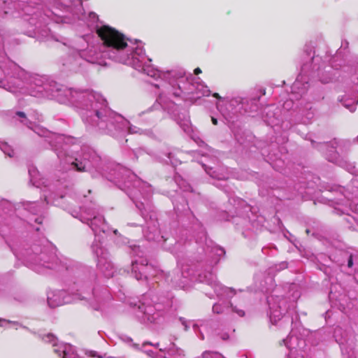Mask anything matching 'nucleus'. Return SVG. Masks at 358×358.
I'll return each instance as SVG.
<instances>
[{
  "label": "nucleus",
  "instance_id": "f257e3e1",
  "mask_svg": "<svg viewBox=\"0 0 358 358\" xmlns=\"http://www.w3.org/2000/svg\"><path fill=\"white\" fill-rule=\"evenodd\" d=\"M96 34L100 37L102 45L99 52L91 48L87 50L76 49L73 55L69 57L64 65H76L85 60L92 64L101 66L107 65L106 58L117 62L132 66L138 71L143 72L148 76L161 78L165 82L161 85L162 93L160 94L155 103L148 110L138 113L139 122L152 124L158 119L157 114L161 113L163 106V94L173 95L179 97L184 93L191 94V89H187L185 85H192L186 81L185 72L180 71H162L155 69L151 64V59L147 57L143 48L124 35L115 29L103 25L96 28Z\"/></svg>",
  "mask_w": 358,
  "mask_h": 358
},
{
  "label": "nucleus",
  "instance_id": "f03ea898",
  "mask_svg": "<svg viewBox=\"0 0 358 358\" xmlns=\"http://www.w3.org/2000/svg\"><path fill=\"white\" fill-rule=\"evenodd\" d=\"M0 69L6 75H17V77H10L6 83L0 80V87L13 94L27 93L36 97L54 99L62 103H71L78 108L88 129L92 125L106 129L103 120L97 122L101 113L106 111V100L100 94L89 90L59 87L55 82L49 80L44 76L28 75L8 59L0 62Z\"/></svg>",
  "mask_w": 358,
  "mask_h": 358
},
{
  "label": "nucleus",
  "instance_id": "7ed1b4c3",
  "mask_svg": "<svg viewBox=\"0 0 358 358\" xmlns=\"http://www.w3.org/2000/svg\"><path fill=\"white\" fill-rule=\"evenodd\" d=\"M81 221L87 224L94 233L95 240L91 248L94 255L96 258L98 269L106 278L113 277L115 268L112 262L108 259L107 250L103 248L101 239L103 237L101 233L105 234L109 231V228L102 215L94 212H85L82 215Z\"/></svg>",
  "mask_w": 358,
  "mask_h": 358
},
{
  "label": "nucleus",
  "instance_id": "20e7f679",
  "mask_svg": "<svg viewBox=\"0 0 358 358\" xmlns=\"http://www.w3.org/2000/svg\"><path fill=\"white\" fill-rule=\"evenodd\" d=\"M139 247L133 248L134 253L138 256V259L132 261L131 269L134 277L138 280H147L148 276L161 275L164 277L165 280L175 288L185 289L189 287L192 280L188 276L184 275L183 273L179 271L172 273H166L162 270H156L152 265L148 264L147 259L139 256L137 251Z\"/></svg>",
  "mask_w": 358,
  "mask_h": 358
},
{
  "label": "nucleus",
  "instance_id": "39448f33",
  "mask_svg": "<svg viewBox=\"0 0 358 358\" xmlns=\"http://www.w3.org/2000/svg\"><path fill=\"white\" fill-rule=\"evenodd\" d=\"M106 111L101 113V118L97 122L103 120L106 124V129H101L98 126L92 125L90 129L95 131L102 134H107L114 136H117L120 133H125L127 131L130 134H145L146 131L143 130L136 126L130 125L129 122L122 115L117 114L108 108L106 105Z\"/></svg>",
  "mask_w": 358,
  "mask_h": 358
},
{
  "label": "nucleus",
  "instance_id": "423d86ee",
  "mask_svg": "<svg viewBox=\"0 0 358 358\" xmlns=\"http://www.w3.org/2000/svg\"><path fill=\"white\" fill-rule=\"evenodd\" d=\"M137 319L143 324H159L165 316V312L159 303L153 304L151 300L144 296L135 310Z\"/></svg>",
  "mask_w": 358,
  "mask_h": 358
},
{
  "label": "nucleus",
  "instance_id": "0eeeda50",
  "mask_svg": "<svg viewBox=\"0 0 358 358\" xmlns=\"http://www.w3.org/2000/svg\"><path fill=\"white\" fill-rule=\"evenodd\" d=\"M29 261L31 268L38 273H48L51 269L61 271L64 268H66L55 254H49L45 251L30 257Z\"/></svg>",
  "mask_w": 358,
  "mask_h": 358
},
{
  "label": "nucleus",
  "instance_id": "6e6552de",
  "mask_svg": "<svg viewBox=\"0 0 358 358\" xmlns=\"http://www.w3.org/2000/svg\"><path fill=\"white\" fill-rule=\"evenodd\" d=\"M100 162V158L97 155L88 147L82 148V155L76 158L74 161L71 157L67 159L69 169H76L80 171H92L97 169Z\"/></svg>",
  "mask_w": 358,
  "mask_h": 358
},
{
  "label": "nucleus",
  "instance_id": "1a4fd4ad",
  "mask_svg": "<svg viewBox=\"0 0 358 358\" xmlns=\"http://www.w3.org/2000/svg\"><path fill=\"white\" fill-rule=\"evenodd\" d=\"M199 279L201 282H206L210 285L213 289L217 296H227L231 297L236 294V292L232 288L225 287L221 285L216 279V276L211 271H206L203 273L199 274Z\"/></svg>",
  "mask_w": 358,
  "mask_h": 358
},
{
  "label": "nucleus",
  "instance_id": "9d476101",
  "mask_svg": "<svg viewBox=\"0 0 358 358\" xmlns=\"http://www.w3.org/2000/svg\"><path fill=\"white\" fill-rule=\"evenodd\" d=\"M268 303L270 308V320L273 324L280 321L287 310V301L285 299L269 296Z\"/></svg>",
  "mask_w": 358,
  "mask_h": 358
},
{
  "label": "nucleus",
  "instance_id": "9b49d317",
  "mask_svg": "<svg viewBox=\"0 0 358 358\" xmlns=\"http://www.w3.org/2000/svg\"><path fill=\"white\" fill-rule=\"evenodd\" d=\"M66 293L62 290L49 291L47 293L48 303L50 307L55 308L70 302L66 299Z\"/></svg>",
  "mask_w": 358,
  "mask_h": 358
},
{
  "label": "nucleus",
  "instance_id": "f8f14e48",
  "mask_svg": "<svg viewBox=\"0 0 358 358\" xmlns=\"http://www.w3.org/2000/svg\"><path fill=\"white\" fill-rule=\"evenodd\" d=\"M185 357L184 350L172 344L167 350L160 349V353L156 358H185Z\"/></svg>",
  "mask_w": 358,
  "mask_h": 358
},
{
  "label": "nucleus",
  "instance_id": "ddd939ff",
  "mask_svg": "<svg viewBox=\"0 0 358 358\" xmlns=\"http://www.w3.org/2000/svg\"><path fill=\"white\" fill-rule=\"evenodd\" d=\"M16 115L23 120H22V122H23L25 125H27L29 128L32 129L35 133H36L38 136H45L48 137V134H49V132L47 131L45 129H44L42 127H40L37 125H35L34 124L31 123V122L28 121V120L26 117V115L23 112H17Z\"/></svg>",
  "mask_w": 358,
  "mask_h": 358
},
{
  "label": "nucleus",
  "instance_id": "4468645a",
  "mask_svg": "<svg viewBox=\"0 0 358 358\" xmlns=\"http://www.w3.org/2000/svg\"><path fill=\"white\" fill-rule=\"evenodd\" d=\"M30 182L36 187L46 186L47 180L42 178L39 172L34 167L29 169Z\"/></svg>",
  "mask_w": 358,
  "mask_h": 358
},
{
  "label": "nucleus",
  "instance_id": "2eb2a0df",
  "mask_svg": "<svg viewBox=\"0 0 358 358\" xmlns=\"http://www.w3.org/2000/svg\"><path fill=\"white\" fill-rule=\"evenodd\" d=\"M320 149L324 152H326V157L329 162H332L334 163L338 162V153L334 150V147L330 146L328 143H323L320 145Z\"/></svg>",
  "mask_w": 358,
  "mask_h": 358
},
{
  "label": "nucleus",
  "instance_id": "dca6fc26",
  "mask_svg": "<svg viewBox=\"0 0 358 358\" xmlns=\"http://www.w3.org/2000/svg\"><path fill=\"white\" fill-rule=\"evenodd\" d=\"M308 88V83H302L299 78L294 83L292 90L293 94H303Z\"/></svg>",
  "mask_w": 358,
  "mask_h": 358
},
{
  "label": "nucleus",
  "instance_id": "f3484780",
  "mask_svg": "<svg viewBox=\"0 0 358 358\" xmlns=\"http://www.w3.org/2000/svg\"><path fill=\"white\" fill-rule=\"evenodd\" d=\"M60 4L66 8L67 10L71 13L74 9L77 8V7L81 6V2L80 0H61Z\"/></svg>",
  "mask_w": 358,
  "mask_h": 358
},
{
  "label": "nucleus",
  "instance_id": "a211bd4d",
  "mask_svg": "<svg viewBox=\"0 0 358 358\" xmlns=\"http://www.w3.org/2000/svg\"><path fill=\"white\" fill-rule=\"evenodd\" d=\"M93 295L94 298L98 301L102 299H109L110 298V293L106 288H102L100 293L98 289H94Z\"/></svg>",
  "mask_w": 358,
  "mask_h": 358
},
{
  "label": "nucleus",
  "instance_id": "6ab92c4d",
  "mask_svg": "<svg viewBox=\"0 0 358 358\" xmlns=\"http://www.w3.org/2000/svg\"><path fill=\"white\" fill-rule=\"evenodd\" d=\"M210 91L208 88L207 86H204L203 85H198L196 87V90L195 94H196V97L199 98L201 96H208L210 95Z\"/></svg>",
  "mask_w": 358,
  "mask_h": 358
},
{
  "label": "nucleus",
  "instance_id": "aec40b11",
  "mask_svg": "<svg viewBox=\"0 0 358 358\" xmlns=\"http://www.w3.org/2000/svg\"><path fill=\"white\" fill-rule=\"evenodd\" d=\"M0 149L2 150V152L5 155H8V157H13L14 151L10 148V146L9 145H8L6 143H5V142L0 143Z\"/></svg>",
  "mask_w": 358,
  "mask_h": 358
},
{
  "label": "nucleus",
  "instance_id": "412c9836",
  "mask_svg": "<svg viewBox=\"0 0 358 358\" xmlns=\"http://www.w3.org/2000/svg\"><path fill=\"white\" fill-rule=\"evenodd\" d=\"M213 96L220 100V101L216 103V106L222 113L224 114L225 111L224 109L223 108L224 103L228 102V101L226 100L224 98H222L221 96H220V95L217 93H214Z\"/></svg>",
  "mask_w": 358,
  "mask_h": 358
},
{
  "label": "nucleus",
  "instance_id": "4be33fe9",
  "mask_svg": "<svg viewBox=\"0 0 358 358\" xmlns=\"http://www.w3.org/2000/svg\"><path fill=\"white\" fill-rule=\"evenodd\" d=\"M178 124L185 132L189 133L191 131V124L188 118L184 119L182 122H178Z\"/></svg>",
  "mask_w": 358,
  "mask_h": 358
},
{
  "label": "nucleus",
  "instance_id": "5701e85b",
  "mask_svg": "<svg viewBox=\"0 0 358 358\" xmlns=\"http://www.w3.org/2000/svg\"><path fill=\"white\" fill-rule=\"evenodd\" d=\"M206 171L212 177V178H217L218 180H225L227 179L228 177L223 174V173H217L216 171H212V169H210L209 171H207V169H206Z\"/></svg>",
  "mask_w": 358,
  "mask_h": 358
},
{
  "label": "nucleus",
  "instance_id": "b1692460",
  "mask_svg": "<svg viewBox=\"0 0 358 358\" xmlns=\"http://www.w3.org/2000/svg\"><path fill=\"white\" fill-rule=\"evenodd\" d=\"M50 138L51 140H48V143L52 146L56 147L57 143H59L62 141H63V136L61 135L52 134Z\"/></svg>",
  "mask_w": 358,
  "mask_h": 358
},
{
  "label": "nucleus",
  "instance_id": "393cba45",
  "mask_svg": "<svg viewBox=\"0 0 358 358\" xmlns=\"http://www.w3.org/2000/svg\"><path fill=\"white\" fill-rule=\"evenodd\" d=\"M45 342L50 343L52 345H57V338L52 334H48L43 337Z\"/></svg>",
  "mask_w": 358,
  "mask_h": 358
},
{
  "label": "nucleus",
  "instance_id": "a878e982",
  "mask_svg": "<svg viewBox=\"0 0 358 358\" xmlns=\"http://www.w3.org/2000/svg\"><path fill=\"white\" fill-rule=\"evenodd\" d=\"M31 206L29 207V210L31 211L32 213L36 214L41 211V208L38 203L34 202L31 203Z\"/></svg>",
  "mask_w": 358,
  "mask_h": 358
},
{
  "label": "nucleus",
  "instance_id": "bb28decb",
  "mask_svg": "<svg viewBox=\"0 0 358 358\" xmlns=\"http://www.w3.org/2000/svg\"><path fill=\"white\" fill-rule=\"evenodd\" d=\"M291 338L292 337L288 336L286 338H284L280 341V345H284L287 349H292V345H291L290 343Z\"/></svg>",
  "mask_w": 358,
  "mask_h": 358
},
{
  "label": "nucleus",
  "instance_id": "cd10ccee",
  "mask_svg": "<svg viewBox=\"0 0 358 358\" xmlns=\"http://www.w3.org/2000/svg\"><path fill=\"white\" fill-rule=\"evenodd\" d=\"M17 324L16 322H11V321H9V320H4V319H1L0 320V326L1 327H7V326H17Z\"/></svg>",
  "mask_w": 358,
  "mask_h": 358
},
{
  "label": "nucleus",
  "instance_id": "c85d7f7f",
  "mask_svg": "<svg viewBox=\"0 0 358 358\" xmlns=\"http://www.w3.org/2000/svg\"><path fill=\"white\" fill-rule=\"evenodd\" d=\"M213 312L217 314L222 313L223 312V308L222 305L218 303L214 304V306H213Z\"/></svg>",
  "mask_w": 358,
  "mask_h": 358
},
{
  "label": "nucleus",
  "instance_id": "c756f323",
  "mask_svg": "<svg viewBox=\"0 0 358 358\" xmlns=\"http://www.w3.org/2000/svg\"><path fill=\"white\" fill-rule=\"evenodd\" d=\"M168 158L169 162L173 166H176L178 163H180V162L177 159L174 158L173 154L171 152H169L168 154Z\"/></svg>",
  "mask_w": 358,
  "mask_h": 358
},
{
  "label": "nucleus",
  "instance_id": "7c9ffc66",
  "mask_svg": "<svg viewBox=\"0 0 358 358\" xmlns=\"http://www.w3.org/2000/svg\"><path fill=\"white\" fill-rule=\"evenodd\" d=\"M231 306L232 308V311L236 313L238 316L243 317L245 315V312L243 310L238 308L236 306H234L232 304Z\"/></svg>",
  "mask_w": 358,
  "mask_h": 358
},
{
  "label": "nucleus",
  "instance_id": "2f4dec72",
  "mask_svg": "<svg viewBox=\"0 0 358 358\" xmlns=\"http://www.w3.org/2000/svg\"><path fill=\"white\" fill-rule=\"evenodd\" d=\"M85 354L92 357H98V358H103V356L99 355L96 351L93 350H87L86 351Z\"/></svg>",
  "mask_w": 358,
  "mask_h": 358
},
{
  "label": "nucleus",
  "instance_id": "473e14b6",
  "mask_svg": "<svg viewBox=\"0 0 358 358\" xmlns=\"http://www.w3.org/2000/svg\"><path fill=\"white\" fill-rule=\"evenodd\" d=\"M357 101L356 100H354L352 101L350 104L344 103L343 105L345 106V107L348 108L351 112H354L356 109L355 104L357 103Z\"/></svg>",
  "mask_w": 358,
  "mask_h": 358
},
{
  "label": "nucleus",
  "instance_id": "72a5a7b5",
  "mask_svg": "<svg viewBox=\"0 0 358 358\" xmlns=\"http://www.w3.org/2000/svg\"><path fill=\"white\" fill-rule=\"evenodd\" d=\"M143 187L146 188V193L143 196L145 198H148V196L152 193V187L150 185H147L145 183H143Z\"/></svg>",
  "mask_w": 358,
  "mask_h": 358
},
{
  "label": "nucleus",
  "instance_id": "f704fd0d",
  "mask_svg": "<svg viewBox=\"0 0 358 358\" xmlns=\"http://www.w3.org/2000/svg\"><path fill=\"white\" fill-rule=\"evenodd\" d=\"M215 254L219 256V257H221L223 255H224V250L223 248H218V247H216L215 249Z\"/></svg>",
  "mask_w": 358,
  "mask_h": 358
},
{
  "label": "nucleus",
  "instance_id": "c9c22d12",
  "mask_svg": "<svg viewBox=\"0 0 358 358\" xmlns=\"http://www.w3.org/2000/svg\"><path fill=\"white\" fill-rule=\"evenodd\" d=\"M57 16H58V17L61 18V22H66V15H60L59 14H55Z\"/></svg>",
  "mask_w": 358,
  "mask_h": 358
},
{
  "label": "nucleus",
  "instance_id": "e433bc0d",
  "mask_svg": "<svg viewBox=\"0 0 358 358\" xmlns=\"http://www.w3.org/2000/svg\"><path fill=\"white\" fill-rule=\"evenodd\" d=\"M352 264H353V263H352V257H350L348 260V265L349 267H351L352 266Z\"/></svg>",
  "mask_w": 358,
  "mask_h": 358
},
{
  "label": "nucleus",
  "instance_id": "4c0bfd02",
  "mask_svg": "<svg viewBox=\"0 0 358 358\" xmlns=\"http://www.w3.org/2000/svg\"><path fill=\"white\" fill-rule=\"evenodd\" d=\"M211 120L213 124L216 125L217 124V120L216 118L212 117Z\"/></svg>",
  "mask_w": 358,
  "mask_h": 358
},
{
  "label": "nucleus",
  "instance_id": "58836bf2",
  "mask_svg": "<svg viewBox=\"0 0 358 358\" xmlns=\"http://www.w3.org/2000/svg\"><path fill=\"white\" fill-rule=\"evenodd\" d=\"M34 220L37 223H40L41 224L42 222V218L41 217H36Z\"/></svg>",
  "mask_w": 358,
  "mask_h": 358
},
{
  "label": "nucleus",
  "instance_id": "ea45409f",
  "mask_svg": "<svg viewBox=\"0 0 358 358\" xmlns=\"http://www.w3.org/2000/svg\"><path fill=\"white\" fill-rule=\"evenodd\" d=\"M201 73V70L199 69V68H196L195 70H194V73L195 74H199V73Z\"/></svg>",
  "mask_w": 358,
  "mask_h": 358
},
{
  "label": "nucleus",
  "instance_id": "a19ab883",
  "mask_svg": "<svg viewBox=\"0 0 358 358\" xmlns=\"http://www.w3.org/2000/svg\"><path fill=\"white\" fill-rule=\"evenodd\" d=\"M136 206L137 208H138L141 210H142L141 206H143V203H140V204L136 203Z\"/></svg>",
  "mask_w": 358,
  "mask_h": 358
},
{
  "label": "nucleus",
  "instance_id": "79ce46f5",
  "mask_svg": "<svg viewBox=\"0 0 358 358\" xmlns=\"http://www.w3.org/2000/svg\"><path fill=\"white\" fill-rule=\"evenodd\" d=\"M57 156H58V157H59V159H61V158L62 157V156H63L62 152H58V153H57Z\"/></svg>",
  "mask_w": 358,
  "mask_h": 358
},
{
  "label": "nucleus",
  "instance_id": "37998d69",
  "mask_svg": "<svg viewBox=\"0 0 358 358\" xmlns=\"http://www.w3.org/2000/svg\"><path fill=\"white\" fill-rule=\"evenodd\" d=\"M148 238L149 240H155V237H151V236H148Z\"/></svg>",
  "mask_w": 358,
  "mask_h": 358
},
{
  "label": "nucleus",
  "instance_id": "c03bdc74",
  "mask_svg": "<svg viewBox=\"0 0 358 358\" xmlns=\"http://www.w3.org/2000/svg\"><path fill=\"white\" fill-rule=\"evenodd\" d=\"M228 338H229V336H228V335H225L224 336H223V337H222V338H223L224 340H226V339H227Z\"/></svg>",
  "mask_w": 358,
  "mask_h": 358
},
{
  "label": "nucleus",
  "instance_id": "a18cd8bd",
  "mask_svg": "<svg viewBox=\"0 0 358 358\" xmlns=\"http://www.w3.org/2000/svg\"><path fill=\"white\" fill-rule=\"evenodd\" d=\"M182 324H183L185 325V330H187V325L185 324V322H184V321H182Z\"/></svg>",
  "mask_w": 358,
  "mask_h": 358
},
{
  "label": "nucleus",
  "instance_id": "49530a36",
  "mask_svg": "<svg viewBox=\"0 0 358 358\" xmlns=\"http://www.w3.org/2000/svg\"><path fill=\"white\" fill-rule=\"evenodd\" d=\"M3 2L6 3L7 2V0H3Z\"/></svg>",
  "mask_w": 358,
  "mask_h": 358
},
{
  "label": "nucleus",
  "instance_id": "de8ad7c7",
  "mask_svg": "<svg viewBox=\"0 0 358 358\" xmlns=\"http://www.w3.org/2000/svg\"><path fill=\"white\" fill-rule=\"evenodd\" d=\"M113 232H114V234H117V230H114V231H113Z\"/></svg>",
  "mask_w": 358,
  "mask_h": 358
},
{
  "label": "nucleus",
  "instance_id": "09e8293b",
  "mask_svg": "<svg viewBox=\"0 0 358 358\" xmlns=\"http://www.w3.org/2000/svg\"><path fill=\"white\" fill-rule=\"evenodd\" d=\"M157 87H159L160 86L159 85H155Z\"/></svg>",
  "mask_w": 358,
  "mask_h": 358
},
{
  "label": "nucleus",
  "instance_id": "8fccbe9b",
  "mask_svg": "<svg viewBox=\"0 0 358 358\" xmlns=\"http://www.w3.org/2000/svg\"><path fill=\"white\" fill-rule=\"evenodd\" d=\"M87 37H88V36H86V37H85V38H84V40H87Z\"/></svg>",
  "mask_w": 358,
  "mask_h": 358
},
{
  "label": "nucleus",
  "instance_id": "3c124183",
  "mask_svg": "<svg viewBox=\"0 0 358 358\" xmlns=\"http://www.w3.org/2000/svg\"><path fill=\"white\" fill-rule=\"evenodd\" d=\"M147 344H148V343H145V344H143V346L145 347Z\"/></svg>",
  "mask_w": 358,
  "mask_h": 358
},
{
  "label": "nucleus",
  "instance_id": "603ef678",
  "mask_svg": "<svg viewBox=\"0 0 358 358\" xmlns=\"http://www.w3.org/2000/svg\"><path fill=\"white\" fill-rule=\"evenodd\" d=\"M287 358H289V356L288 355V356L287 357Z\"/></svg>",
  "mask_w": 358,
  "mask_h": 358
},
{
  "label": "nucleus",
  "instance_id": "864d4df0",
  "mask_svg": "<svg viewBox=\"0 0 358 358\" xmlns=\"http://www.w3.org/2000/svg\"><path fill=\"white\" fill-rule=\"evenodd\" d=\"M65 358V357H64Z\"/></svg>",
  "mask_w": 358,
  "mask_h": 358
}]
</instances>
